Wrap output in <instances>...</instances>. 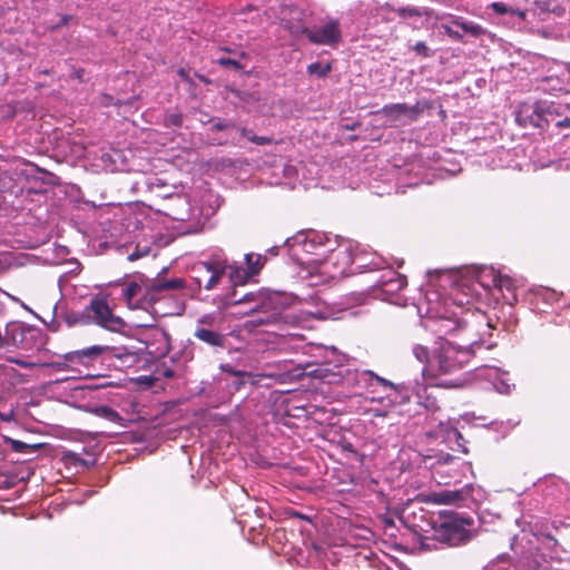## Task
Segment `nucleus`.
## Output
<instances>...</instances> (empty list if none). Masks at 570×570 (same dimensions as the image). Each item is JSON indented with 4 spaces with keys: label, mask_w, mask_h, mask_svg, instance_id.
<instances>
[{
    "label": "nucleus",
    "mask_w": 570,
    "mask_h": 570,
    "mask_svg": "<svg viewBox=\"0 0 570 570\" xmlns=\"http://www.w3.org/2000/svg\"><path fill=\"white\" fill-rule=\"evenodd\" d=\"M429 283L433 287L445 291L451 287L449 298L456 305H469L474 296H479L478 287L487 292L495 291L501 273L493 267L482 266L473 269V281L453 271L429 272Z\"/></svg>",
    "instance_id": "1"
},
{
    "label": "nucleus",
    "mask_w": 570,
    "mask_h": 570,
    "mask_svg": "<svg viewBox=\"0 0 570 570\" xmlns=\"http://www.w3.org/2000/svg\"><path fill=\"white\" fill-rule=\"evenodd\" d=\"M185 288V279L171 278L164 279L157 277L154 279L136 277L125 284L121 289V297L130 309H144L161 315L168 314L156 307L158 303L165 299H173L174 293Z\"/></svg>",
    "instance_id": "2"
},
{
    "label": "nucleus",
    "mask_w": 570,
    "mask_h": 570,
    "mask_svg": "<svg viewBox=\"0 0 570 570\" xmlns=\"http://www.w3.org/2000/svg\"><path fill=\"white\" fill-rule=\"evenodd\" d=\"M63 362H55L50 365L57 368L70 366L78 368L96 367L105 363H111L114 360L118 361L119 366L130 367L135 366L142 360V350L135 346H112V345H91L86 348L68 352L62 355Z\"/></svg>",
    "instance_id": "3"
},
{
    "label": "nucleus",
    "mask_w": 570,
    "mask_h": 570,
    "mask_svg": "<svg viewBox=\"0 0 570 570\" xmlns=\"http://www.w3.org/2000/svg\"><path fill=\"white\" fill-rule=\"evenodd\" d=\"M446 291L448 288L444 291V295H449ZM441 298H443V294L438 291H431L426 294L430 306L428 308L429 316L425 321V327L438 334L439 337L459 330H465L470 333L478 325L482 324V317L474 314L465 313L463 317H458L456 313L453 312L451 315H448V309L445 308L448 298H444L442 303L439 302Z\"/></svg>",
    "instance_id": "4"
},
{
    "label": "nucleus",
    "mask_w": 570,
    "mask_h": 570,
    "mask_svg": "<svg viewBox=\"0 0 570 570\" xmlns=\"http://www.w3.org/2000/svg\"><path fill=\"white\" fill-rule=\"evenodd\" d=\"M291 257L301 265L322 263L328 253L335 250L336 239L317 230H301L285 242Z\"/></svg>",
    "instance_id": "5"
},
{
    "label": "nucleus",
    "mask_w": 570,
    "mask_h": 570,
    "mask_svg": "<svg viewBox=\"0 0 570 570\" xmlns=\"http://www.w3.org/2000/svg\"><path fill=\"white\" fill-rule=\"evenodd\" d=\"M473 520L453 511H442L433 521V538L450 547L465 544L473 537Z\"/></svg>",
    "instance_id": "6"
},
{
    "label": "nucleus",
    "mask_w": 570,
    "mask_h": 570,
    "mask_svg": "<svg viewBox=\"0 0 570 570\" xmlns=\"http://www.w3.org/2000/svg\"><path fill=\"white\" fill-rule=\"evenodd\" d=\"M473 336L465 346H455L450 342L441 344L430 361V375L438 377L453 374L468 364L474 354V348L479 346V342L473 340Z\"/></svg>",
    "instance_id": "7"
},
{
    "label": "nucleus",
    "mask_w": 570,
    "mask_h": 570,
    "mask_svg": "<svg viewBox=\"0 0 570 570\" xmlns=\"http://www.w3.org/2000/svg\"><path fill=\"white\" fill-rule=\"evenodd\" d=\"M337 257L342 258L341 275L354 274V273H367L372 271H381L386 261L377 255L376 253L367 252L364 248H360L358 245L355 248L351 246L337 252Z\"/></svg>",
    "instance_id": "8"
},
{
    "label": "nucleus",
    "mask_w": 570,
    "mask_h": 570,
    "mask_svg": "<svg viewBox=\"0 0 570 570\" xmlns=\"http://www.w3.org/2000/svg\"><path fill=\"white\" fill-rule=\"evenodd\" d=\"M230 268L232 265L227 258L215 254L208 261L200 262L193 268L194 281L198 288L203 286L205 289L212 291Z\"/></svg>",
    "instance_id": "9"
},
{
    "label": "nucleus",
    "mask_w": 570,
    "mask_h": 570,
    "mask_svg": "<svg viewBox=\"0 0 570 570\" xmlns=\"http://www.w3.org/2000/svg\"><path fill=\"white\" fill-rule=\"evenodd\" d=\"M85 315L88 322L91 321L111 332H119L126 326L124 320L115 315L108 303L102 298L91 299L90 304L85 307Z\"/></svg>",
    "instance_id": "10"
},
{
    "label": "nucleus",
    "mask_w": 570,
    "mask_h": 570,
    "mask_svg": "<svg viewBox=\"0 0 570 570\" xmlns=\"http://www.w3.org/2000/svg\"><path fill=\"white\" fill-rule=\"evenodd\" d=\"M218 316L215 313L204 314L196 321L194 337L213 348H224L227 337L218 331Z\"/></svg>",
    "instance_id": "11"
},
{
    "label": "nucleus",
    "mask_w": 570,
    "mask_h": 570,
    "mask_svg": "<svg viewBox=\"0 0 570 570\" xmlns=\"http://www.w3.org/2000/svg\"><path fill=\"white\" fill-rule=\"evenodd\" d=\"M269 298H273V305L268 307H258L253 315L255 318L253 322L256 325H285L296 324L295 316L284 309V303L282 296L278 293H274Z\"/></svg>",
    "instance_id": "12"
},
{
    "label": "nucleus",
    "mask_w": 570,
    "mask_h": 570,
    "mask_svg": "<svg viewBox=\"0 0 570 570\" xmlns=\"http://www.w3.org/2000/svg\"><path fill=\"white\" fill-rule=\"evenodd\" d=\"M381 271V275L374 282L372 293L376 298L391 301L406 286V277L391 267H383Z\"/></svg>",
    "instance_id": "13"
},
{
    "label": "nucleus",
    "mask_w": 570,
    "mask_h": 570,
    "mask_svg": "<svg viewBox=\"0 0 570 570\" xmlns=\"http://www.w3.org/2000/svg\"><path fill=\"white\" fill-rule=\"evenodd\" d=\"M306 37L314 45L335 48L342 40L340 21L336 19H328L320 27L308 29Z\"/></svg>",
    "instance_id": "14"
},
{
    "label": "nucleus",
    "mask_w": 570,
    "mask_h": 570,
    "mask_svg": "<svg viewBox=\"0 0 570 570\" xmlns=\"http://www.w3.org/2000/svg\"><path fill=\"white\" fill-rule=\"evenodd\" d=\"M271 293L265 289H259L257 292H248L237 297V292H233V294L226 297L225 306H236V305H248V308L244 312V314H254L258 307H268L274 303L273 298H269Z\"/></svg>",
    "instance_id": "15"
},
{
    "label": "nucleus",
    "mask_w": 570,
    "mask_h": 570,
    "mask_svg": "<svg viewBox=\"0 0 570 570\" xmlns=\"http://www.w3.org/2000/svg\"><path fill=\"white\" fill-rule=\"evenodd\" d=\"M425 108H428V104L425 101H417L413 106L399 102L383 106L377 114L386 117L390 121H415Z\"/></svg>",
    "instance_id": "16"
},
{
    "label": "nucleus",
    "mask_w": 570,
    "mask_h": 570,
    "mask_svg": "<svg viewBox=\"0 0 570 570\" xmlns=\"http://www.w3.org/2000/svg\"><path fill=\"white\" fill-rule=\"evenodd\" d=\"M266 258L261 254L249 253L245 255L246 269L232 265L229 272L230 282L235 285L244 284L248 278L257 275L263 268Z\"/></svg>",
    "instance_id": "17"
},
{
    "label": "nucleus",
    "mask_w": 570,
    "mask_h": 570,
    "mask_svg": "<svg viewBox=\"0 0 570 570\" xmlns=\"http://www.w3.org/2000/svg\"><path fill=\"white\" fill-rule=\"evenodd\" d=\"M537 110L542 127L556 120V117H562L570 111V102L561 104L554 101L540 100L537 101Z\"/></svg>",
    "instance_id": "18"
},
{
    "label": "nucleus",
    "mask_w": 570,
    "mask_h": 570,
    "mask_svg": "<svg viewBox=\"0 0 570 570\" xmlns=\"http://www.w3.org/2000/svg\"><path fill=\"white\" fill-rule=\"evenodd\" d=\"M361 379L364 380L368 385H371L372 381H375L377 384L389 387L395 393H397L402 401H410L412 396V389L405 384H395L382 376H379L372 371H363L361 374Z\"/></svg>",
    "instance_id": "19"
},
{
    "label": "nucleus",
    "mask_w": 570,
    "mask_h": 570,
    "mask_svg": "<svg viewBox=\"0 0 570 570\" xmlns=\"http://www.w3.org/2000/svg\"><path fill=\"white\" fill-rule=\"evenodd\" d=\"M515 121L522 126H533L542 128V124H540L539 114L537 110V102L528 104L522 102L515 109Z\"/></svg>",
    "instance_id": "20"
},
{
    "label": "nucleus",
    "mask_w": 570,
    "mask_h": 570,
    "mask_svg": "<svg viewBox=\"0 0 570 570\" xmlns=\"http://www.w3.org/2000/svg\"><path fill=\"white\" fill-rule=\"evenodd\" d=\"M471 487L459 490H442L432 493V501L439 504H461L471 495Z\"/></svg>",
    "instance_id": "21"
},
{
    "label": "nucleus",
    "mask_w": 570,
    "mask_h": 570,
    "mask_svg": "<svg viewBox=\"0 0 570 570\" xmlns=\"http://www.w3.org/2000/svg\"><path fill=\"white\" fill-rule=\"evenodd\" d=\"M295 16L287 19L282 18L281 23L292 36L301 37L303 35L307 36L308 28L304 24L302 20V13L298 11H292Z\"/></svg>",
    "instance_id": "22"
},
{
    "label": "nucleus",
    "mask_w": 570,
    "mask_h": 570,
    "mask_svg": "<svg viewBox=\"0 0 570 570\" xmlns=\"http://www.w3.org/2000/svg\"><path fill=\"white\" fill-rule=\"evenodd\" d=\"M174 206L168 215L178 222H186L190 218V206L185 197L176 196L173 198Z\"/></svg>",
    "instance_id": "23"
},
{
    "label": "nucleus",
    "mask_w": 570,
    "mask_h": 570,
    "mask_svg": "<svg viewBox=\"0 0 570 570\" xmlns=\"http://www.w3.org/2000/svg\"><path fill=\"white\" fill-rule=\"evenodd\" d=\"M515 287V282L510 276L501 274L495 291L502 295L508 304H512L517 299L514 295Z\"/></svg>",
    "instance_id": "24"
},
{
    "label": "nucleus",
    "mask_w": 570,
    "mask_h": 570,
    "mask_svg": "<svg viewBox=\"0 0 570 570\" xmlns=\"http://www.w3.org/2000/svg\"><path fill=\"white\" fill-rule=\"evenodd\" d=\"M451 18H452L451 22L453 24L460 27L462 29V31L465 33H469L473 37H479L484 32L483 28L478 23H474L472 21H465L460 17L451 16Z\"/></svg>",
    "instance_id": "25"
},
{
    "label": "nucleus",
    "mask_w": 570,
    "mask_h": 570,
    "mask_svg": "<svg viewBox=\"0 0 570 570\" xmlns=\"http://www.w3.org/2000/svg\"><path fill=\"white\" fill-rule=\"evenodd\" d=\"M415 397H416V402L417 404H420L421 406H423L426 411L429 412H435L436 410H439V405H438V401L434 396H431L429 394H426V389H417L415 391Z\"/></svg>",
    "instance_id": "26"
},
{
    "label": "nucleus",
    "mask_w": 570,
    "mask_h": 570,
    "mask_svg": "<svg viewBox=\"0 0 570 570\" xmlns=\"http://www.w3.org/2000/svg\"><path fill=\"white\" fill-rule=\"evenodd\" d=\"M220 370L225 373H229L233 376H235L236 380L234 381V385L237 390L240 389V386H243L246 383L247 379L253 377V374L250 372L235 370L233 365L228 363L222 364Z\"/></svg>",
    "instance_id": "27"
},
{
    "label": "nucleus",
    "mask_w": 570,
    "mask_h": 570,
    "mask_svg": "<svg viewBox=\"0 0 570 570\" xmlns=\"http://www.w3.org/2000/svg\"><path fill=\"white\" fill-rule=\"evenodd\" d=\"M392 10L402 19L422 17L429 13V10L426 8L413 6L393 8Z\"/></svg>",
    "instance_id": "28"
},
{
    "label": "nucleus",
    "mask_w": 570,
    "mask_h": 570,
    "mask_svg": "<svg viewBox=\"0 0 570 570\" xmlns=\"http://www.w3.org/2000/svg\"><path fill=\"white\" fill-rule=\"evenodd\" d=\"M61 318H63V321L68 324V326H73L77 324H85L88 322V318L85 315V309L81 313L61 312Z\"/></svg>",
    "instance_id": "29"
},
{
    "label": "nucleus",
    "mask_w": 570,
    "mask_h": 570,
    "mask_svg": "<svg viewBox=\"0 0 570 570\" xmlns=\"http://www.w3.org/2000/svg\"><path fill=\"white\" fill-rule=\"evenodd\" d=\"M332 71L331 63L313 62L307 66V72L309 75H316L318 78H325Z\"/></svg>",
    "instance_id": "30"
},
{
    "label": "nucleus",
    "mask_w": 570,
    "mask_h": 570,
    "mask_svg": "<svg viewBox=\"0 0 570 570\" xmlns=\"http://www.w3.org/2000/svg\"><path fill=\"white\" fill-rule=\"evenodd\" d=\"M240 134L242 136H244L247 140L256 144V145H259V146H264V145H269L272 144V138L269 137H266V136H257L255 135L252 130L249 129H246V128H242L240 129Z\"/></svg>",
    "instance_id": "31"
},
{
    "label": "nucleus",
    "mask_w": 570,
    "mask_h": 570,
    "mask_svg": "<svg viewBox=\"0 0 570 570\" xmlns=\"http://www.w3.org/2000/svg\"><path fill=\"white\" fill-rule=\"evenodd\" d=\"M413 354L420 362L428 363V367H424L422 372L424 373L425 371H428L430 373V361L432 360V357H430L428 347L423 345H415L413 347Z\"/></svg>",
    "instance_id": "32"
},
{
    "label": "nucleus",
    "mask_w": 570,
    "mask_h": 570,
    "mask_svg": "<svg viewBox=\"0 0 570 570\" xmlns=\"http://www.w3.org/2000/svg\"><path fill=\"white\" fill-rule=\"evenodd\" d=\"M445 435H446L448 442H450V443L454 442L458 450L462 449V451L464 453L466 452V450L463 448V444H462L463 438H462L461 433L455 428H446Z\"/></svg>",
    "instance_id": "33"
},
{
    "label": "nucleus",
    "mask_w": 570,
    "mask_h": 570,
    "mask_svg": "<svg viewBox=\"0 0 570 570\" xmlns=\"http://www.w3.org/2000/svg\"><path fill=\"white\" fill-rule=\"evenodd\" d=\"M40 341V345L42 344V334L40 331L35 328H27L21 331V343L23 347H26L28 341Z\"/></svg>",
    "instance_id": "34"
},
{
    "label": "nucleus",
    "mask_w": 570,
    "mask_h": 570,
    "mask_svg": "<svg viewBox=\"0 0 570 570\" xmlns=\"http://www.w3.org/2000/svg\"><path fill=\"white\" fill-rule=\"evenodd\" d=\"M165 127L179 128L183 125V115L180 112H167L164 117Z\"/></svg>",
    "instance_id": "35"
},
{
    "label": "nucleus",
    "mask_w": 570,
    "mask_h": 570,
    "mask_svg": "<svg viewBox=\"0 0 570 570\" xmlns=\"http://www.w3.org/2000/svg\"><path fill=\"white\" fill-rule=\"evenodd\" d=\"M490 8L493 12L498 13V14H510L512 11H513V8L507 6L505 3L503 2H492L490 4Z\"/></svg>",
    "instance_id": "36"
},
{
    "label": "nucleus",
    "mask_w": 570,
    "mask_h": 570,
    "mask_svg": "<svg viewBox=\"0 0 570 570\" xmlns=\"http://www.w3.org/2000/svg\"><path fill=\"white\" fill-rule=\"evenodd\" d=\"M412 49L420 56L424 57V58H429L432 56V51L431 49L426 46V43L424 41H419L416 42Z\"/></svg>",
    "instance_id": "37"
},
{
    "label": "nucleus",
    "mask_w": 570,
    "mask_h": 570,
    "mask_svg": "<svg viewBox=\"0 0 570 570\" xmlns=\"http://www.w3.org/2000/svg\"><path fill=\"white\" fill-rule=\"evenodd\" d=\"M494 387L499 393L508 394L511 391V384L509 380L504 377H500L494 382Z\"/></svg>",
    "instance_id": "38"
},
{
    "label": "nucleus",
    "mask_w": 570,
    "mask_h": 570,
    "mask_svg": "<svg viewBox=\"0 0 570 570\" xmlns=\"http://www.w3.org/2000/svg\"><path fill=\"white\" fill-rule=\"evenodd\" d=\"M218 63L220 66L232 67V68H234L236 70L242 69V65L237 60H234V59H230V58H220L218 60Z\"/></svg>",
    "instance_id": "39"
},
{
    "label": "nucleus",
    "mask_w": 570,
    "mask_h": 570,
    "mask_svg": "<svg viewBox=\"0 0 570 570\" xmlns=\"http://www.w3.org/2000/svg\"><path fill=\"white\" fill-rule=\"evenodd\" d=\"M454 461H459V459L449 453L440 454L438 458L440 464H452Z\"/></svg>",
    "instance_id": "40"
},
{
    "label": "nucleus",
    "mask_w": 570,
    "mask_h": 570,
    "mask_svg": "<svg viewBox=\"0 0 570 570\" xmlns=\"http://www.w3.org/2000/svg\"><path fill=\"white\" fill-rule=\"evenodd\" d=\"M9 361L11 363H16L17 365H19L20 367H23V368H32V367L37 366L36 363L28 362V361L22 360V358H9Z\"/></svg>",
    "instance_id": "41"
},
{
    "label": "nucleus",
    "mask_w": 570,
    "mask_h": 570,
    "mask_svg": "<svg viewBox=\"0 0 570 570\" xmlns=\"http://www.w3.org/2000/svg\"><path fill=\"white\" fill-rule=\"evenodd\" d=\"M438 385L445 386V387H458V386L462 385V382L458 379H453V380H449V381H442V382L438 383Z\"/></svg>",
    "instance_id": "42"
},
{
    "label": "nucleus",
    "mask_w": 570,
    "mask_h": 570,
    "mask_svg": "<svg viewBox=\"0 0 570 570\" xmlns=\"http://www.w3.org/2000/svg\"><path fill=\"white\" fill-rule=\"evenodd\" d=\"M29 445L21 441H12V449L17 452H23L24 449H28Z\"/></svg>",
    "instance_id": "43"
},
{
    "label": "nucleus",
    "mask_w": 570,
    "mask_h": 570,
    "mask_svg": "<svg viewBox=\"0 0 570 570\" xmlns=\"http://www.w3.org/2000/svg\"><path fill=\"white\" fill-rule=\"evenodd\" d=\"M556 126L559 128H570V117L566 116L562 119L557 120Z\"/></svg>",
    "instance_id": "44"
},
{
    "label": "nucleus",
    "mask_w": 570,
    "mask_h": 570,
    "mask_svg": "<svg viewBox=\"0 0 570 570\" xmlns=\"http://www.w3.org/2000/svg\"><path fill=\"white\" fill-rule=\"evenodd\" d=\"M177 73L184 81H190L189 73L186 69L179 68Z\"/></svg>",
    "instance_id": "45"
},
{
    "label": "nucleus",
    "mask_w": 570,
    "mask_h": 570,
    "mask_svg": "<svg viewBox=\"0 0 570 570\" xmlns=\"http://www.w3.org/2000/svg\"><path fill=\"white\" fill-rule=\"evenodd\" d=\"M510 14L517 16L521 20H524L527 18V12L520 9H513V11Z\"/></svg>",
    "instance_id": "46"
},
{
    "label": "nucleus",
    "mask_w": 570,
    "mask_h": 570,
    "mask_svg": "<svg viewBox=\"0 0 570 570\" xmlns=\"http://www.w3.org/2000/svg\"><path fill=\"white\" fill-rule=\"evenodd\" d=\"M229 127V125L225 121H218L214 125V128H216L217 130H224V129H227Z\"/></svg>",
    "instance_id": "47"
},
{
    "label": "nucleus",
    "mask_w": 570,
    "mask_h": 570,
    "mask_svg": "<svg viewBox=\"0 0 570 570\" xmlns=\"http://www.w3.org/2000/svg\"><path fill=\"white\" fill-rule=\"evenodd\" d=\"M308 314H309L311 316L318 317V318H324V317H326V315H325L321 309L311 311V312H308Z\"/></svg>",
    "instance_id": "48"
},
{
    "label": "nucleus",
    "mask_w": 570,
    "mask_h": 570,
    "mask_svg": "<svg viewBox=\"0 0 570 570\" xmlns=\"http://www.w3.org/2000/svg\"><path fill=\"white\" fill-rule=\"evenodd\" d=\"M101 102L106 106H110L114 105V99L112 97L105 95Z\"/></svg>",
    "instance_id": "49"
},
{
    "label": "nucleus",
    "mask_w": 570,
    "mask_h": 570,
    "mask_svg": "<svg viewBox=\"0 0 570 570\" xmlns=\"http://www.w3.org/2000/svg\"><path fill=\"white\" fill-rule=\"evenodd\" d=\"M450 38L455 39V40H461L463 38V36L461 33H459L458 31L453 30V32L450 33Z\"/></svg>",
    "instance_id": "50"
},
{
    "label": "nucleus",
    "mask_w": 570,
    "mask_h": 570,
    "mask_svg": "<svg viewBox=\"0 0 570 570\" xmlns=\"http://www.w3.org/2000/svg\"><path fill=\"white\" fill-rule=\"evenodd\" d=\"M58 309H59V306H58V304H56L53 307V317H61V315H58ZM51 322H55V318H51Z\"/></svg>",
    "instance_id": "51"
},
{
    "label": "nucleus",
    "mask_w": 570,
    "mask_h": 570,
    "mask_svg": "<svg viewBox=\"0 0 570 570\" xmlns=\"http://www.w3.org/2000/svg\"><path fill=\"white\" fill-rule=\"evenodd\" d=\"M102 411H104V412H107V413H108V414H110L111 416H117V413H116L114 410L109 409V407H106V406H105V407H102Z\"/></svg>",
    "instance_id": "52"
},
{
    "label": "nucleus",
    "mask_w": 570,
    "mask_h": 570,
    "mask_svg": "<svg viewBox=\"0 0 570 570\" xmlns=\"http://www.w3.org/2000/svg\"><path fill=\"white\" fill-rule=\"evenodd\" d=\"M443 29L445 31V33L450 37V33L453 32V29L446 24L443 26Z\"/></svg>",
    "instance_id": "53"
},
{
    "label": "nucleus",
    "mask_w": 570,
    "mask_h": 570,
    "mask_svg": "<svg viewBox=\"0 0 570 570\" xmlns=\"http://www.w3.org/2000/svg\"><path fill=\"white\" fill-rule=\"evenodd\" d=\"M335 257L337 258V262H334V265H337V263H340V268L337 271V273L340 274V271L342 269V258L337 257V254L335 255Z\"/></svg>",
    "instance_id": "54"
},
{
    "label": "nucleus",
    "mask_w": 570,
    "mask_h": 570,
    "mask_svg": "<svg viewBox=\"0 0 570 570\" xmlns=\"http://www.w3.org/2000/svg\"><path fill=\"white\" fill-rule=\"evenodd\" d=\"M137 257H138V255L134 253V254H130L128 258H129V261H134Z\"/></svg>",
    "instance_id": "55"
},
{
    "label": "nucleus",
    "mask_w": 570,
    "mask_h": 570,
    "mask_svg": "<svg viewBox=\"0 0 570 570\" xmlns=\"http://www.w3.org/2000/svg\"><path fill=\"white\" fill-rule=\"evenodd\" d=\"M548 540L551 541L553 544L557 543V540L553 537H548Z\"/></svg>",
    "instance_id": "56"
},
{
    "label": "nucleus",
    "mask_w": 570,
    "mask_h": 570,
    "mask_svg": "<svg viewBox=\"0 0 570 570\" xmlns=\"http://www.w3.org/2000/svg\"><path fill=\"white\" fill-rule=\"evenodd\" d=\"M552 81H553V79H552V78H550V79H547V80H546V82H547L548 85H550V82H552Z\"/></svg>",
    "instance_id": "57"
},
{
    "label": "nucleus",
    "mask_w": 570,
    "mask_h": 570,
    "mask_svg": "<svg viewBox=\"0 0 570 570\" xmlns=\"http://www.w3.org/2000/svg\"><path fill=\"white\" fill-rule=\"evenodd\" d=\"M397 265L401 267L403 265V261H397Z\"/></svg>",
    "instance_id": "58"
}]
</instances>
